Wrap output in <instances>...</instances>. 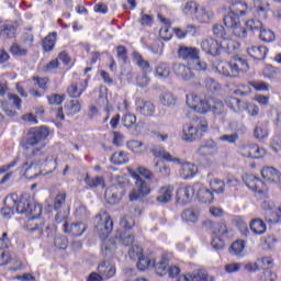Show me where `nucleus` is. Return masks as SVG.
Here are the masks:
<instances>
[{
    "mask_svg": "<svg viewBox=\"0 0 281 281\" xmlns=\"http://www.w3.org/2000/svg\"><path fill=\"white\" fill-rule=\"evenodd\" d=\"M49 137V128L45 126L32 127L21 138L20 146L23 150H31L26 156V160L19 168L26 179H36L41 175V166L47 164L56 168V157L45 150V139Z\"/></svg>",
    "mask_w": 281,
    "mask_h": 281,
    "instance_id": "obj_1",
    "label": "nucleus"
},
{
    "mask_svg": "<svg viewBox=\"0 0 281 281\" xmlns=\"http://www.w3.org/2000/svg\"><path fill=\"white\" fill-rule=\"evenodd\" d=\"M251 8L246 2H239L224 16V25L233 31L238 38H247V29L240 23V16H247Z\"/></svg>",
    "mask_w": 281,
    "mask_h": 281,
    "instance_id": "obj_2",
    "label": "nucleus"
},
{
    "mask_svg": "<svg viewBox=\"0 0 281 281\" xmlns=\"http://www.w3.org/2000/svg\"><path fill=\"white\" fill-rule=\"evenodd\" d=\"M132 177L136 180L135 188L130 192V201H137V199L150 194V179L153 172L144 167H138L132 171Z\"/></svg>",
    "mask_w": 281,
    "mask_h": 281,
    "instance_id": "obj_3",
    "label": "nucleus"
},
{
    "mask_svg": "<svg viewBox=\"0 0 281 281\" xmlns=\"http://www.w3.org/2000/svg\"><path fill=\"white\" fill-rule=\"evenodd\" d=\"M13 209H15L18 214H26V216L32 214H35V216H41V213L43 212V207H41L40 204H36L29 194H23L20 199L16 195Z\"/></svg>",
    "mask_w": 281,
    "mask_h": 281,
    "instance_id": "obj_4",
    "label": "nucleus"
},
{
    "mask_svg": "<svg viewBox=\"0 0 281 281\" xmlns=\"http://www.w3.org/2000/svg\"><path fill=\"white\" fill-rule=\"evenodd\" d=\"M207 131H210V123H207L205 119H201L196 126L193 124H184L182 128V139L183 142H196V139L203 137V133H207Z\"/></svg>",
    "mask_w": 281,
    "mask_h": 281,
    "instance_id": "obj_5",
    "label": "nucleus"
},
{
    "mask_svg": "<svg viewBox=\"0 0 281 281\" xmlns=\"http://www.w3.org/2000/svg\"><path fill=\"white\" fill-rule=\"evenodd\" d=\"M187 105L192 111H195V113L205 115V113H210V111H212V97L209 95L201 99L194 93L189 94L187 95Z\"/></svg>",
    "mask_w": 281,
    "mask_h": 281,
    "instance_id": "obj_6",
    "label": "nucleus"
},
{
    "mask_svg": "<svg viewBox=\"0 0 281 281\" xmlns=\"http://www.w3.org/2000/svg\"><path fill=\"white\" fill-rule=\"evenodd\" d=\"M136 263L137 269L139 271H146L148 267H155V271L158 276H166V269L168 267V258L161 257V259L156 263L155 259L145 258L144 255L140 256Z\"/></svg>",
    "mask_w": 281,
    "mask_h": 281,
    "instance_id": "obj_7",
    "label": "nucleus"
},
{
    "mask_svg": "<svg viewBox=\"0 0 281 281\" xmlns=\"http://www.w3.org/2000/svg\"><path fill=\"white\" fill-rule=\"evenodd\" d=\"M67 194L59 193L54 198L53 207L55 210V222L57 224L65 223L69 218V206L66 204Z\"/></svg>",
    "mask_w": 281,
    "mask_h": 281,
    "instance_id": "obj_8",
    "label": "nucleus"
},
{
    "mask_svg": "<svg viewBox=\"0 0 281 281\" xmlns=\"http://www.w3.org/2000/svg\"><path fill=\"white\" fill-rule=\"evenodd\" d=\"M213 45L215 43V54H221V49H232V38L225 36V29L215 25L213 27Z\"/></svg>",
    "mask_w": 281,
    "mask_h": 281,
    "instance_id": "obj_9",
    "label": "nucleus"
},
{
    "mask_svg": "<svg viewBox=\"0 0 281 281\" xmlns=\"http://www.w3.org/2000/svg\"><path fill=\"white\" fill-rule=\"evenodd\" d=\"M95 228L99 232L102 238H106L113 232V221L111 220V215L106 213V211L101 212L95 217Z\"/></svg>",
    "mask_w": 281,
    "mask_h": 281,
    "instance_id": "obj_10",
    "label": "nucleus"
},
{
    "mask_svg": "<svg viewBox=\"0 0 281 281\" xmlns=\"http://www.w3.org/2000/svg\"><path fill=\"white\" fill-rule=\"evenodd\" d=\"M245 183L249 190H252V192H257V194H267L269 192V188L262 180H260L258 177L248 175L244 178Z\"/></svg>",
    "mask_w": 281,
    "mask_h": 281,
    "instance_id": "obj_11",
    "label": "nucleus"
},
{
    "mask_svg": "<svg viewBox=\"0 0 281 281\" xmlns=\"http://www.w3.org/2000/svg\"><path fill=\"white\" fill-rule=\"evenodd\" d=\"M173 74L181 80H184V82H190V80H194L195 75L192 71V68L190 66L184 65V64H173L172 66Z\"/></svg>",
    "mask_w": 281,
    "mask_h": 281,
    "instance_id": "obj_12",
    "label": "nucleus"
},
{
    "mask_svg": "<svg viewBox=\"0 0 281 281\" xmlns=\"http://www.w3.org/2000/svg\"><path fill=\"white\" fill-rule=\"evenodd\" d=\"M124 195V188H117L116 184H112L110 188L105 190V201L109 205H115V203H120V199Z\"/></svg>",
    "mask_w": 281,
    "mask_h": 281,
    "instance_id": "obj_13",
    "label": "nucleus"
},
{
    "mask_svg": "<svg viewBox=\"0 0 281 281\" xmlns=\"http://www.w3.org/2000/svg\"><path fill=\"white\" fill-rule=\"evenodd\" d=\"M192 196H194V184L191 187H181L177 190L176 201L180 205H186L192 201Z\"/></svg>",
    "mask_w": 281,
    "mask_h": 281,
    "instance_id": "obj_14",
    "label": "nucleus"
},
{
    "mask_svg": "<svg viewBox=\"0 0 281 281\" xmlns=\"http://www.w3.org/2000/svg\"><path fill=\"white\" fill-rule=\"evenodd\" d=\"M136 113L144 117H153L155 115V104L150 101L138 99L136 101Z\"/></svg>",
    "mask_w": 281,
    "mask_h": 281,
    "instance_id": "obj_15",
    "label": "nucleus"
},
{
    "mask_svg": "<svg viewBox=\"0 0 281 281\" xmlns=\"http://www.w3.org/2000/svg\"><path fill=\"white\" fill-rule=\"evenodd\" d=\"M194 194L200 203H212V190L201 183H194Z\"/></svg>",
    "mask_w": 281,
    "mask_h": 281,
    "instance_id": "obj_16",
    "label": "nucleus"
},
{
    "mask_svg": "<svg viewBox=\"0 0 281 281\" xmlns=\"http://www.w3.org/2000/svg\"><path fill=\"white\" fill-rule=\"evenodd\" d=\"M248 70L249 64L243 57L235 56L231 59V76H238V74Z\"/></svg>",
    "mask_w": 281,
    "mask_h": 281,
    "instance_id": "obj_17",
    "label": "nucleus"
},
{
    "mask_svg": "<svg viewBox=\"0 0 281 281\" xmlns=\"http://www.w3.org/2000/svg\"><path fill=\"white\" fill-rule=\"evenodd\" d=\"M64 224V232L66 234H70V236H82L85 234V232H87V225H85V223L79 222V223H75L71 224L69 226V223H67V220L65 222H63Z\"/></svg>",
    "mask_w": 281,
    "mask_h": 281,
    "instance_id": "obj_18",
    "label": "nucleus"
},
{
    "mask_svg": "<svg viewBox=\"0 0 281 281\" xmlns=\"http://www.w3.org/2000/svg\"><path fill=\"white\" fill-rule=\"evenodd\" d=\"M178 56L182 60H199V48L196 47H188V46H180L178 49Z\"/></svg>",
    "mask_w": 281,
    "mask_h": 281,
    "instance_id": "obj_19",
    "label": "nucleus"
},
{
    "mask_svg": "<svg viewBox=\"0 0 281 281\" xmlns=\"http://www.w3.org/2000/svg\"><path fill=\"white\" fill-rule=\"evenodd\" d=\"M261 177L266 179L269 183H277V186L280 183L281 173L278 171V169L273 167H263L261 170Z\"/></svg>",
    "mask_w": 281,
    "mask_h": 281,
    "instance_id": "obj_20",
    "label": "nucleus"
},
{
    "mask_svg": "<svg viewBox=\"0 0 281 281\" xmlns=\"http://www.w3.org/2000/svg\"><path fill=\"white\" fill-rule=\"evenodd\" d=\"M14 205H16V194L8 195L4 200V207L1 210L4 218H10L14 214Z\"/></svg>",
    "mask_w": 281,
    "mask_h": 281,
    "instance_id": "obj_21",
    "label": "nucleus"
},
{
    "mask_svg": "<svg viewBox=\"0 0 281 281\" xmlns=\"http://www.w3.org/2000/svg\"><path fill=\"white\" fill-rule=\"evenodd\" d=\"M247 54L255 60H265L267 54H269V49L266 46H250L247 48Z\"/></svg>",
    "mask_w": 281,
    "mask_h": 281,
    "instance_id": "obj_22",
    "label": "nucleus"
},
{
    "mask_svg": "<svg viewBox=\"0 0 281 281\" xmlns=\"http://www.w3.org/2000/svg\"><path fill=\"white\" fill-rule=\"evenodd\" d=\"M175 192V187L165 186L158 190V196L156 201L158 203H170L172 201V193Z\"/></svg>",
    "mask_w": 281,
    "mask_h": 281,
    "instance_id": "obj_23",
    "label": "nucleus"
},
{
    "mask_svg": "<svg viewBox=\"0 0 281 281\" xmlns=\"http://www.w3.org/2000/svg\"><path fill=\"white\" fill-rule=\"evenodd\" d=\"M196 172H199V167L192 162H184L181 165L180 169V177L182 179H193V177L196 176Z\"/></svg>",
    "mask_w": 281,
    "mask_h": 281,
    "instance_id": "obj_24",
    "label": "nucleus"
},
{
    "mask_svg": "<svg viewBox=\"0 0 281 281\" xmlns=\"http://www.w3.org/2000/svg\"><path fill=\"white\" fill-rule=\"evenodd\" d=\"M98 273H100L102 278H113L116 273L115 265L110 261H103L98 266Z\"/></svg>",
    "mask_w": 281,
    "mask_h": 281,
    "instance_id": "obj_25",
    "label": "nucleus"
},
{
    "mask_svg": "<svg viewBox=\"0 0 281 281\" xmlns=\"http://www.w3.org/2000/svg\"><path fill=\"white\" fill-rule=\"evenodd\" d=\"M87 89V80L71 83L67 91L70 98H80L82 93H85V90Z\"/></svg>",
    "mask_w": 281,
    "mask_h": 281,
    "instance_id": "obj_26",
    "label": "nucleus"
},
{
    "mask_svg": "<svg viewBox=\"0 0 281 281\" xmlns=\"http://www.w3.org/2000/svg\"><path fill=\"white\" fill-rule=\"evenodd\" d=\"M29 220L26 221L25 228L27 232H41V227L43 226V221L38 218L41 215H36V213H32L29 215Z\"/></svg>",
    "mask_w": 281,
    "mask_h": 281,
    "instance_id": "obj_27",
    "label": "nucleus"
},
{
    "mask_svg": "<svg viewBox=\"0 0 281 281\" xmlns=\"http://www.w3.org/2000/svg\"><path fill=\"white\" fill-rule=\"evenodd\" d=\"M178 281H210L207 277V271L198 270L192 276L182 274L179 277Z\"/></svg>",
    "mask_w": 281,
    "mask_h": 281,
    "instance_id": "obj_28",
    "label": "nucleus"
},
{
    "mask_svg": "<svg viewBox=\"0 0 281 281\" xmlns=\"http://www.w3.org/2000/svg\"><path fill=\"white\" fill-rule=\"evenodd\" d=\"M153 155L160 159H165V161H172L173 164H181V159L172 157L170 153L166 151L164 147H155L151 149Z\"/></svg>",
    "mask_w": 281,
    "mask_h": 281,
    "instance_id": "obj_29",
    "label": "nucleus"
},
{
    "mask_svg": "<svg viewBox=\"0 0 281 281\" xmlns=\"http://www.w3.org/2000/svg\"><path fill=\"white\" fill-rule=\"evenodd\" d=\"M213 71H216L222 76H232L231 61L215 60L213 63Z\"/></svg>",
    "mask_w": 281,
    "mask_h": 281,
    "instance_id": "obj_30",
    "label": "nucleus"
},
{
    "mask_svg": "<svg viewBox=\"0 0 281 281\" xmlns=\"http://www.w3.org/2000/svg\"><path fill=\"white\" fill-rule=\"evenodd\" d=\"M255 10L259 19H267L269 12V0H254Z\"/></svg>",
    "mask_w": 281,
    "mask_h": 281,
    "instance_id": "obj_31",
    "label": "nucleus"
},
{
    "mask_svg": "<svg viewBox=\"0 0 281 281\" xmlns=\"http://www.w3.org/2000/svg\"><path fill=\"white\" fill-rule=\"evenodd\" d=\"M41 238H47L48 240H52L56 236V226L49 225L47 223H43L42 227H40L38 232Z\"/></svg>",
    "mask_w": 281,
    "mask_h": 281,
    "instance_id": "obj_32",
    "label": "nucleus"
},
{
    "mask_svg": "<svg viewBox=\"0 0 281 281\" xmlns=\"http://www.w3.org/2000/svg\"><path fill=\"white\" fill-rule=\"evenodd\" d=\"M16 36V25L3 24L0 26V38H14Z\"/></svg>",
    "mask_w": 281,
    "mask_h": 281,
    "instance_id": "obj_33",
    "label": "nucleus"
},
{
    "mask_svg": "<svg viewBox=\"0 0 281 281\" xmlns=\"http://www.w3.org/2000/svg\"><path fill=\"white\" fill-rule=\"evenodd\" d=\"M158 19L159 21H161L162 23H165V26H162L159 31L160 37L162 41H170V38H172V32H170V21L166 20V18H164V15L158 14Z\"/></svg>",
    "mask_w": 281,
    "mask_h": 281,
    "instance_id": "obj_34",
    "label": "nucleus"
},
{
    "mask_svg": "<svg viewBox=\"0 0 281 281\" xmlns=\"http://www.w3.org/2000/svg\"><path fill=\"white\" fill-rule=\"evenodd\" d=\"M250 229L257 236H262L267 232V224L262 220L256 218L250 222Z\"/></svg>",
    "mask_w": 281,
    "mask_h": 281,
    "instance_id": "obj_35",
    "label": "nucleus"
},
{
    "mask_svg": "<svg viewBox=\"0 0 281 281\" xmlns=\"http://www.w3.org/2000/svg\"><path fill=\"white\" fill-rule=\"evenodd\" d=\"M134 61L136 63L137 67H140L144 74H148L150 71V63L148 60L144 59V57L137 53H133Z\"/></svg>",
    "mask_w": 281,
    "mask_h": 281,
    "instance_id": "obj_36",
    "label": "nucleus"
},
{
    "mask_svg": "<svg viewBox=\"0 0 281 281\" xmlns=\"http://www.w3.org/2000/svg\"><path fill=\"white\" fill-rule=\"evenodd\" d=\"M199 210L188 209L182 213V220L187 223H199Z\"/></svg>",
    "mask_w": 281,
    "mask_h": 281,
    "instance_id": "obj_37",
    "label": "nucleus"
},
{
    "mask_svg": "<svg viewBox=\"0 0 281 281\" xmlns=\"http://www.w3.org/2000/svg\"><path fill=\"white\" fill-rule=\"evenodd\" d=\"M111 161L114 166H124V164H128V154L126 151H115L111 157Z\"/></svg>",
    "mask_w": 281,
    "mask_h": 281,
    "instance_id": "obj_38",
    "label": "nucleus"
},
{
    "mask_svg": "<svg viewBox=\"0 0 281 281\" xmlns=\"http://www.w3.org/2000/svg\"><path fill=\"white\" fill-rule=\"evenodd\" d=\"M159 101L164 106H175L177 104V97L171 92H162L159 97Z\"/></svg>",
    "mask_w": 281,
    "mask_h": 281,
    "instance_id": "obj_39",
    "label": "nucleus"
},
{
    "mask_svg": "<svg viewBox=\"0 0 281 281\" xmlns=\"http://www.w3.org/2000/svg\"><path fill=\"white\" fill-rule=\"evenodd\" d=\"M115 240L120 243L121 245H124L125 247H128V245H133L135 237L131 233H120L115 236Z\"/></svg>",
    "mask_w": 281,
    "mask_h": 281,
    "instance_id": "obj_40",
    "label": "nucleus"
},
{
    "mask_svg": "<svg viewBox=\"0 0 281 281\" xmlns=\"http://www.w3.org/2000/svg\"><path fill=\"white\" fill-rule=\"evenodd\" d=\"M262 210L266 211V221L271 223V216L276 213V203L271 200H266L262 203Z\"/></svg>",
    "mask_w": 281,
    "mask_h": 281,
    "instance_id": "obj_41",
    "label": "nucleus"
},
{
    "mask_svg": "<svg viewBox=\"0 0 281 281\" xmlns=\"http://www.w3.org/2000/svg\"><path fill=\"white\" fill-rule=\"evenodd\" d=\"M56 36H58V34L53 32L44 38L43 47L45 52H52V49H54V46L56 45Z\"/></svg>",
    "mask_w": 281,
    "mask_h": 281,
    "instance_id": "obj_42",
    "label": "nucleus"
},
{
    "mask_svg": "<svg viewBox=\"0 0 281 281\" xmlns=\"http://www.w3.org/2000/svg\"><path fill=\"white\" fill-rule=\"evenodd\" d=\"M80 101L71 100L65 105L66 115H76V113H80Z\"/></svg>",
    "mask_w": 281,
    "mask_h": 281,
    "instance_id": "obj_43",
    "label": "nucleus"
},
{
    "mask_svg": "<svg viewBox=\"0 0 281 281\" xmlns=\"http://www.w3.org/2000/svg\"><path fill=\"white\" fill-rule=\"evenodd\" d=\"M156 76L157 78H168V76H170V65L167 63H160L156 67Z\"/></svg>",
    "mask_w": 281,
    "mask_h": 281,
    "instance_id": "obj_44",
    "label": "nucleus"
},
{
    "mask_svg": "<svg viewBox=\"0 0 281 281\" xmlns=\"http://www.w3.org/2000/svg\"><path fill=\"white\" fill-rule=\"evenodd\" d=\"M226 105L228 109L234 111V113H240L243 108L240 106V101L237 98L229 97L226 99Z\"/></svg>",
    "mask_w": 281,
    "mask_h": 281,
    "instance_id": "obj_45",
    "label": "nucleus"
},
{
    "mask_svg": "<svg viewBox=\"0 0 281 281\" xmlns=\"http://www.w3.org/2000/svg\"><path fill=\"white\" fill-rule=\"evenodd\" d=\"M259 32V38L263 41V43H273V41H276V34H273L271 30L261 27Z\"/></svg>",
    "mask_w": 281,
    "mask_h": 281,
    "instance_id": "obj_46",
    "label": "nucleus"
},
{
    "mask_svg": "<svg viewBox=\"0 0 281 281\" xmlns=\"http://www.w3.org/2000/svg\"><path fill=\"white\" fill-rule=\"evenodd\" d=\"M85 181L89 188H98V186H104V177L100 176L94 178L86 176Z\"/></svg>",
    "mask_w": 281,
    "mask_h": 281,
    "instance_id": "obj_47",
    "label": "nucleus"
},
{
    "mask_svg": "<svg viewBox=\"0 0 281 281\" xmlns=\"http://www.w3.org/2000/svg\"><path fill=\"white\" fill-rule=\"evenodd\" d=\"M265 155H267L265 148H260L258 145H250V159H260V157H265Z\"/></svg>",
    "mask_w": 281,
    "mask_h": 281,
    "instance_id": "obj_48",
    "label": "nucleus"
},
{
    "mask_svg": "<svg viewBox=\"0 0 281 281\" xmlns=\"http://www.w3.org/2000/svg\"><path fill=\"white\" fill-rule=\"evenodd\" d=\"M120 225L123 229H133L135 227V218L131 215H124L120 221Z\"/></svg>",
    "mask_w": 281,
    "mask_h": 281,
    "instance_id": "obj_49",
    "label": "nucleus"
},
{
    "mask_svg": "<svg viewBox=\"0 0 281 281\" xmlns=\"http://www.w3.org/2000/svg\"><path fill=\"white\" fill-rule=\"evenodd\" d=\"M243 251H245V241L236 240L232 244L231 254H234L235 256H243Z\"/></svg>",
    "mask_w": 281,
    "mask_h": 281,
    "instance_id": "obj_50",
    "label": "nucleus"
},
{
    "mask_svg": "<svg viewBox=\"0 0 281 281\" xmlns=\"http://www.w3.org/2000/svg\"><path fill=\"white\" fill-rule=\"evenodd\" d=\"M143 254L144 249L139 245H133L128 250V256L132 260H137Z\"/></svg>",
    "mask_w": 281,
    "mask_h": 281,
    "instance_id": "obj_51",
    "label": "nucleus"
},
{
    "mask_svg": "<svg viewBox=\"0 0 281 281\" xmlns=\"http://www.w3.org/2000/svg\"><path fill=\"white\" fill-rule=\"evenodd\" d=\"M126 146H127L128 150H132V153L139 154V153H142L144 143H142V140L132 139L126 143Z\"/></svg>",
    "mask_w": 281,
    "mask_h": 281,
    "instance_id": "obj_52",
    "label": "nucleus"
},
{
    "mask_svg": "<svg viewBox=\"0 0 281 281\" xmlns=\"http://www.w3.org/2000/svg\"><path fill=\"white\" fill-rule=\"evenodd\" d=\"M198 154L202 157H207V155H212V142L206 140L198 148Z\"/></svg>",
    "mask_w": 281,
    "mask_h": 281,
    "instance_id": "obj_53",
    "label": "nucleus"
},
{
    "mask_svg": "<svg viewBox=\"0 0 281 281\" xmlns=\"http://www.w3.org/2000/svg\"><path fill=\"white\" fill-rule=\"evenodd\" d=\"M278 280V274L271 270H265L258 276L257 281H276Z\"/></svg>",
    "mask_w": 281,
    "mask_h": 281,
    "instance_id": "obj_54",
    "label": "nucleus"
},
{
    "mask_svg": "<svg viewBox=\"0 0 281 281\" xmlns=\"http://www.w3.org/2000/svg\"><path fill=\"white\" fill-rule=\"evenodd\" d=\"M199 9V4L194 1H188L183 8L184 14L196 15Z\"/></svg>",
    "mask_w": 281,
    "mask_h": 281,
    "instance_id": "obj_55",
    "label": "nucleus"
},
{
    "mask_svg": "<svg viewBox=\"0 0 281 281\" xmlns=\"http://www.w3.org/2000/svg\"><path fill=\"white\" fill-rule=\"evenodd\" d=\"M122 122L126 128H131V126H135L137 124V116H135V114L127 113L122 117Z\"/></svg>",
    "mask_w": 281,
    "mask_h": 281,
    "instance_id": "obj_56",
    "label": "nucleus"
},
{
    "mask_svg": "<svg viewBox=\"0 0 281 281\" xmlns=\"http://www.w3.org/2000/svg\"><path fill=\"white\" fill-rule=\"evenodd\" d=\"M116 246L115 241L109 240L102 246V254L103 256H113L115 252Z\"/></svg>",
    "mask_w": 281,
    "mask_h": 281,
    "instance_id": "obj_57",
    "label": "nucleus"
},
{
    "mask_svg": "<svg viewBox=\"0 0 281 281\" xmlns=\"http://www.w3.org/2000/svg\"><path fill=\"white\" fill-rule=\"evenodd\" d=\"M246 27L251 32H259V30H262V22H260V20L250 19L246 21Z\"/></svg>",
    "mask_w": 281,
    "mask_h": 281,
    "instance_id": "obj_58",
    "label": "nucleus"
},
{
    "mask_svg": "<svg viewBox=\"0 0 281 281\" xmlns=\"http://www.w3.org/2000/svg\"><path fill=\"white\" fill-rule=\"evenodd\" d=\"M195 19L199 23H210V14L205 11V8H200L195 13Z\"/></svg>",
    "mask_w": 281,
    "mask_h": 281,
    "instance_id": "obj_59",
    "label": "nucleus"
},
{
    "mask_svg": "<svg viewBox=\"0 0 281 281\" xmlns=\"http://www.w3.org/2000/svg\"><path fill=\"white\" fill-rule=\"evenodd\" d=\"M212 192L215 194H223L225 192V182L223 180L215 179L212 184Z\"/></svg>",
    "mask_w": 281,
    "mask_h": 281,
    "instance_id": "obj_60",
    "label": "nucleus"
},
{
    "mask_svg": "<svg viewBox=\"0 0 281 281\" xmlns=\"http://www.w3.org/2000/svg\"><path fill=\"white\" fill-rule=\"evenodd\" d=\"M10 53L13 56H27V48H23L19 44H12V46L10 48Z\"/></svg>",
    "mask_w": 281,
    "mask_h": 281,
    "instance_id": "obj_61",
    "label": "nucleus"
},
{
    "mask_svg": "<svg viewBox=\"0 0 281 281\" xmlns=\"http://www.w3.org/2000/svg\"><path fill=\"white\" fill-rule=\"evenodd\" d=\"M255 137L257 139H267L269 137V130L265 126H257L255 128Z\"/></svg>",
    "mask_w": 281,
    "mask_h": 281,
    "instance_id": "obj_62",
    "label": "nucleus"
},
{
    "mask_svg": "<svg viewBox=\"0 0 281 281\" xmlns=\"http://www.w3.org/2000/svg\"><path fill=\"white\" fill-rule=\"evenodd\" d=\"M263 76L268 78V80H276L278 78V70L273 68V66H268L263 70Z\"/></svg>",
    "mask_w": 281,
    "mask_h": 281,
    "instance_id": "obj_63",
    "label": "nucleus"
},
{
    "mask_svg": "<svg viewBox=\"0 0 281 281\" xmlns=\"http://www.w3.org/2000/svg\"><path fill=\"white\" fill-rule=\"evenodd\" d=\"M250 87L255 88V91H269V83L265 81H250Z\"/></svg>",
    "mask_w": 281,
    "mask_h": 281,
    "instance_id": "obj_64",
    "label": "nucleus"
}]
</instances>
